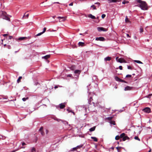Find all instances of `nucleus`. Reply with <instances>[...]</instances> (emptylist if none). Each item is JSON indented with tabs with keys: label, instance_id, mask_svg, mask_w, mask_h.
<instances>
[{
	"label": "nucleus",
	"instance_id": "nucleus-5",
	"mask_svg": "<svg viewBox=\"0 0 152 152\" xmlns=\"http://www.w3.org/2000/svg\"><path fill=\"white\" fill-rule=\"evenodd\" d=\"M97 29L99 31H107V30L106 29L103 27H98L97 28Z\"/></svg>",
	"mask_w": 152,
	"mask_h": 152
},
{
	"label": "nucleus",
	"instance_id": "nucleus-10",
	"mask_svg": "<svg viewBox=\"0 0 152 152\" xmlns=\"http://www.w3.org/2000/svg\"><path fill=\"white\" fill-rule=\"evenodd\" d=\"M132 88V87H130L129 86H127L125 88L124 90L125 91H128L130 90Z\"/></svg>",
	"mask_w": 152,
	"mask_h": 152
},
{
	"label": "nucleus",
	"instance_id": "nucleus-53",
	"mask_svg": "<svg viewBox=\"0 0 152 152\" xmlns=\"http://www.w3.org/2000/svg\"><path fill=\"white\" fill-rule=\"evenodd\" d=\"M56 121H58L59 122L60 121H61V119H56Z\"/></svg>",
	"mask_w": 152,
	"mask_h": 152
},
{
	"label": "nucleus",
	"instance_id": "nucleus-52",
	"mask_svg": "<svg viewBox=\"0 0 152 152\" xmlns=\"http://www.w3.org/2000/svg\"><path fill=\"white\" fill-rule=\"evenodd\" d=\"M12 37H13L12 36H10L9 37V39H11L12 38Z\"/></svg>",
	"mask_w": 152,
	"mask_h": 152
},
{
	"label": "nucleus",
	"instance_id": "nucleus-32",
	"mask_svg": "<svg viewBox=\"0 0 152 152\" xmlns=\"http://www.w3.org/2000/svg\"><path fill=\"white\" fill-rule=\"evenodd\" d=\"M125 21L126 22V23L129 22V20L128 18H127V16H126V18H125Z\"/></svg>",
	"mask_w": 152,
	"mask_h": 152
},
{
	"label": "nucleus",
	"instance_id": "nucleus-37",
	"mask_svg": "<svg viewBox=\"0 0 152 152\" xmlns=\"http://www.w3.org/2000/svg\"><path fill=\"white\" fill-rule=\"evenodd\" d=\"M129 2V1H126L125 0H124V1L122 2V3L123 4H125L126 3H127Z\"/></svg>",
	"mask_w": 152,
	"mask_h": 152
},
{
	"label": "nucleus",
	"instance_id": "nucleus-56",
	"mask_svg": "<svg viewBox=\"0 0 152 152\" xmlns=\"http://www.w3.org/2000/svg\"><path fill=\"white\" fill-rule=\"evenodd\" d=\"M7 35H8V34H4L3 35V36L4 37H5Z\"/></svg>",
	"mask_w": 152,
	"mask_h": 152
},
{
	"label": "nucleus",
	"instance_id": "nucleus-64",
	"mask_svg": "<svg viewBox=\"0 0 152 152\" xmlns=\"http://www.w3.org/2000/svg\"><path fill=\"white\" fill-rule=\"evenodd\" d=\"M58 88V87H57V86H55L54 87V88H55V89H56V88Z\"/></svg>",
	"mask_w": 152,
	"mask_h": 152
},
{
	"label": "nucleus",
	"instance_id": "nucleus-1",
	"mask_svg": "<svg viewBox=\"0 0 152 152\" xmlns=\"http://www.w3.org/2000/svg\"><path fill=\"white\" fill-rule=\"evenodd\" d=\"M137 2L139 3L137 6L140 7L141 10H146L148 9L147 4L145 1H142L141 0H137Z\"/></svg>",
	"mask_w": 152,
	"mask_h": 152
},
{
	"label": "nucleus",
	"instance_id": "nucleus-24",
	"mask_svg": "<svg viewBox=\"0 0 152 152\" xmlns=\"http://www.w3.org/2000/svg\"><path fill=\"white\" fill-rule=\"evenodd\" d=\"M34 84L35 86H37L38 85H39V83L37 82V80H34Z\"/></svg>",
	"mask_w": 152,
	"mask_h": 152
},
{
	"label": "nucleus",
	"instance_id": "nucleus-58",
	"mask_svg": "<svg viewBox=\"0 0 152 152\" xmlns=\"http://www.w3.org/2000/svg\"><path fill=\"white\" fill-rule=\"evenodd\" d=\"M73 5V4L72 3H71L69 4V6H72Z\"/></svg>",
	"mask_w": 152,
	"mask_h": 152
},
{
	"label": "nucleus",
	"instance_id": "nucleus-46",
	"mask_svg": "<svg viewBox=\"0 0 152 152\" xmlns=\"http://www.w3.org/2000/svg\"><path fill=\"white\" fill-rule=\"evenodd\" d=\"M106 16V15L105 14H102V18H104Z\"/></svg>",
	"mask_w": 152,
	"mask_h": 152
},
{
	"label": "nucleus",
	"instance_id": "nucleus-16",
	"mask_svg": "<svg viewBox=\"0 0 152 152\" xmlns=\"http://www.w3.org/2000/svg\"><path fill=\"white\" fill-rule=\"evenodd\" d=\"M27 37H22L19 38L18 40L20 41H22L24 40L25 39H27Z\"/></svg>",
	"mask_w": 152,
	"mask_h": 152
},
{
	"label": "nucleus",
	"instance_id": "nucleus-59",
	"mask_svg": "<svg viewBox=\"0 0 152 152\" xmlns=\"http://www.w3.org/2000/svg\"><path fill=\"white\" fill-rule=\"evenodd\" d=\"M8 48L9 49H10L11 48V46H10V45H8Z\"/></svg>",
	"mask_w": 152,
	"mask_h": 152
},
{
	"label": "nucleus",
	"instance_id": "nucleus-55",
	"mask_svg": "<svg viewBox=\"0 0 152 152\" xmlns=\"http://www.w3.org/2000/svg\"><path fill=\"white\" fill-rule=\"evenodd\" d=\"M72 76V75L71 74H69L68 75H67V76L68 77H71Z\"/></svg>",
	"mask_w": 152,
	"mask_h": 152
},
{
	"label": "nucleus",
	"instance_id": "nucleus-29",
	"mask_svg": "<svg viewBox=\"0 0 152 152\" xmlns=\"http://www.w3.org/2000/svg\"><path fill=\"white\" fill-rule=\"evenodd\" d=\"M22 78V77L21 76H20L18 77L17 80V82L18 83H19L20 82V80Z\"/></svg>",
	"mask_w": 152,
	"mask_h": 152
},
{
	"label": "nucleus",
	"instance_id": "nucleus-34",
	"mask_svg": "<svg viewBox=\"0 0 152 152\" xmlns=\"http://www.w3.org/2000/svg\"><path fill=\"white\" fill-rule=\"evenodd\" d=\"M134 139L136 140H137L139 141H140V139L138 138V137L137 136H135L134 137Z\"/></svg>",
	"mask_w": 152,
	"mask_h": 152
},
{
	"label": "nucleus",
	"instance_id": "nucleus-61",
	"mask_svg": "<svg viewBox=\"0 0 152 152\" xmlns=\"http://www.w3.org/2000/svg\"><path fill=\"white\" fill-rule=\"evenodd\" d=\"M26 15H25V14L23 15V17H22V18L23 19L24 17H25Z\"/></svg>",
	"mask_w": 152,
	"mask_h": 152
},
{
	"label": "nucleus",
	"instance_id": "nucleus-13",
	"mask_svg": "<svg viewBox=\"0 0 152 152\" xmlns=\"http://www.w3.org/2000/svg\"><path fill=\"white\" fill-rule=\"evenodd\" d=\"M50 57V55H47L45 56L42 57V58H44L45 59H46L49 58Z\"/></svg>",
	"mask_w": 152,
	"mask_h": 152
},
{
	"label": "nucleus",
	"instance_id": "nucleus-48",
	"mask_svg": "<svg viewBox=\"0 0 152 152\" xmlns=\"http://www.w3.org/2000/svg\"><path fill=\"white\" fill-rule=\"evenodd\" d=\"M46 30V28H45V27L44 28H43V31L42 32V33H44L45 31Z\"/></svg>",
	"mask_w": 152,
	"mask_h": 152
},
{
	"label": "nucleus",
	"instance_id": "nucleus-63",
	"mask_svg": "<svg viewBox=\"0 0 152 152\" xmlns=\"http://www.w3.org/2000/svg\"><path fill=\"white\" fill-rule=\"evenodd\" d=\"M93 104L94 106L95 107V103L94 102H92V103Z\"/></svg>",
	"mask_w": 152,
	"mask_h": 152
},
{
	"label": "nucleus",
	"instance_id": "nucleus-45",
	"mask_svg": "<svg viewBox=\"0 0 152 152\" xmlns=\"http://www.w3.org/2000/svg\"><path fill=\"white\" fill-rule=\"evenodd\" d=\"M127 68L128 69H131V70H132V67L131 66H127Z\"/></svg>",
	"mask_w": 152,
	"mask_h": 152
},
{
	"label": "nucleus",
	"instance_id": "nucleus-3",
	"mask_svg": "<svg viewBox=\"0 0 152 152\" xmlns=\"http://www.w3.org/2000/svg\"><path fill=\"white\" fill-rule=\"evenodd\" d=\"M143 110L146 113H149L150 112L151 110L149 107H146Z\"/></svg>",
	"mask_w": 152,
	"mask_h": 152
},
{
	"label": "nucleus",
	"instance_id": "nucleus-17",
	"mask_svg": "<svg viewBox=\"0 0 152 152\" xmlns=\"http://www.w3.org/2000/svg\"><path fill=\"white\" fill-rule=\"evenodd\" d=\"M81 71L79 70H76L75 71L74 73L75 74H77L79 75Z\"/></svg>",
	"mask_w": 152,
	"mask_h": 152
},
{
	"label": "nucleus",
	"instance_id": "nucleus-47",
	"mask_svg": "<svg viewBox=\"0 0 152 152\" xmlns=\"http://www.w3.org/2000/svg\"><path fill=\"white\" fill-rule=\"evenodd\" d=\"M152 95V94H149L147 96V98H150V96H151Z\"/></svg>",
	"mask_w": 152,
	"mask_h": 152
},
{
	"label": "nucleus",
	"instance_id": "nucleus-22",
	"mask_svg": "<svg viewBox=\"0 0 152 152\" xmlns=\"http://www.w3.org/2000/svg\"><path fill=\"white\" fill-rule=\"evenodd\" d=\"M91 138L93 139L94 141L97 142L98 140L97 138L95 137H92Z\"/></svg>",
	"mask_w": 152,
	"mask_h": 152
},
{
	"label": "nucleus",
	"instance_id": "nucleus-39",
	"mask_svg": "<svg viewBox=\"0 0 152 152\" xmlns=\"http://www.w3.org/2000/svg\"><path fill=\"white\" fill-rule=\"evenodd\" d=\"M76 149H76V147L73 148H72L71 149L70 151H73L76 150Z\"/></svg>",
	"mask_w": 152,
	"mask_h": 152
},
{
	"label": "nucleus",
	"instance_id": "nucleus-43",
	"mask_svg": "<svg viewBox=\"0 0 152 152\" xmlns=\"http://www.w3.org/2000/svg\"><path fill=\"white\" fill-rule=\"evenodd\" d=\"M113 118L112 117H109L107 118V119L109 120H111Z\"/></svg>",
	"mask_w": 152,
	"mask_h": 152
},
{
	"label": "nucleus",
	"instance_id": "nucleus-9",
	"mask_svg": "<svg viewBox=\"0 0 152 152\" xmlns=\"http://www.w3.org/2000/svg\"><path fill=\"white\" fill-rule=\"evenodd\" d=\"M59 106L60 109H63L65 107V105L64 103L60 104Z\"/></svg>",
	"mask_w": 152,
	"mask_h": 152
},
{
	"label": "nucleus",
	"instance_id": "nucleus-21",
	"mask_svg": "<svg viewBox=\"0 0 152 152\" xmlns=\"http://www.w3.org/2000/svg\"><path fill=\"white\" fill-rule=\"evenodd\" d=\"M129 137L127 136H125L123 138V140L124 141H125L126 140L129 139Z\"/></svg>",
	"mask_w": 152,
	"mask_h": 152
},
{
	"label": "nucleus",
	"instance_id": "nucleus-50",
	"mask_svg": "<svg viewBox=\"0 0 152 152\" xmlns=\"http://www.w3.org/2000/svg\"><path fill=\"white\" fill-rule=\"evenodd\" d=\"M29 16V14H27L25 16V18H28Z\"/></svg>",
	"mask_w": 152,
	"mask_h": 152
},
{
	"label": "nucleus",
	"instance_id": "nucleus-27",
	"mask_svg": "<svg viewBox=\"0 0 152 152\" xmlns=\"http://www.w3.org/2000/svg\"><path fill=\"white\" fill-rule=\"evenodd\" d=\"M121 148H122L121 147H118L116 148L117 149L118 152H121V151H120V149Z\"/></svg>",
	"mask_w": 152,
	"mask_h": 152
},
{
	"label": "nucleus",
	"instance_id": "nucleus-49",
	"mask_svg": "<svg viewBox=\"0 0 152 152\" xmlns=\"http://www.w3.org/2000/svg\"><path fill=\"white\" fill-rule=\"evenodd\" d=\"M95 4H97L98 5V7L99 6V5H100V3L99 2H97L96 3H95Z\"/></svg>",
	"mask_w": 152,
	"mask_h": 152
},
{
	"label": "nucleus",
	"instance_id": "nucleus-23",
	"mask_svg": "<svg viewBox=\"0 0 152 152\" xmlns=\"http://www.w3.org/2000/svg\"><path fill=\"white\" fill-rule=\"evenodd\" d=\"M115 79L116 81H118V82H120V78H119L118 77L115 76Z\"/></svg>",
	"mask_w": 152,
	"mask_h": 152
},
{
	"label": "nucleus",
	"instance_id": "nucleus-51",
	"mask_svg": "<svg viewBox=\"0 0 152 152\" xmlns=\"http://www.w3.org/2000/svg\"><path fill=\"white\" fill-rule=\"evenodd\" d=\"M119 69L120 70H122V66H119Z\"/></svg>",
	"mask_w": 152,
	"mask_h": 152
},
{
	"label": "nucleus",
	"instance_id": "nucleus-33",
	"mask_svg": "<svg viewBox=\"0 0 152 152\" xmlns=\"http://www.w3.org/2000/svg\"><path fill=\"white\" fill-rule=\"evenodd\" d=\"M110 124L115 125V122L114 121H110Z\"/></svg>",
	"mask_w": 152,
	"mask_h": 152
},
{
	"label": "nucleus",
	"instance_id": "nucleus-36",
	"mask_svg": "<svg viewBox=\"0 0 152 152\" xmlns=\"http://www.w3.org/2000/svg\"><path fill=\"white\" fill-rule=\"evenodd\" d=\"M120 138V136L118 135L116 136L115 137V139L116 140H118Z\"/></svg>",
	"mask_w": 152,
	"mask_h": 152
},
{
	"label": "nucleus",
	"instance_id": "nucleus-6",
	"mask_svg": "<svg viewBox=\"0 0 152 152\" xmlns=\"http://www.w3.org/2000/svg\"><path fill=\"white\" fill-rule=\"evenodd\" d=\"M59 19V21H64L66 20V18L63 17H57Z\"/></svg>",
	"mask_w": 152,
	"mask_h": 152
},
{
	"label": "nucleus",
	"instance_id": "nucleus-15",
	"mask_svg": "<svg viewBox=\"0 0 152 152\" xmlns=\"http://www.w3.org/2000/svg\"><path fill=\"white\" fill-rule=\"evenodd\" d=\"M124 61H125V60L124 59H122V58H119L118 59V61L119 62H120V63H121L124 62Z\"/></svg>",
	"mask_w": 152,
	"mask_h": 152
},
{
	"label": "nucleus",
	"instance_id": "nucleus-41",
	"mask_svg": "<svg viewBox=\"0 0 152 152\" xmlns=\"http://www.w3.org/2000/svg\"><path fill=\"white\" fill-rule=\"evenodd\" d=\"M28 99V98H22V99L23 101H25Z\"/></svg>",
	"mask_w": 152,
	"mask_h": 152
},
{
	"label": "nucleus",
	"instance_id": "nucleus-14",
	"mask_svg": "<svg viewBox=\"0 0 152 152\" xmlns=\"http://www.w3.org/2000/svg\"><path fill=\"white\" fill-rule=\"evenodd\" d=\"M43 129V127H41L39 129V131L41 132V134L42 135H43L44 134V133L42 131V130Z\"/></svg>",
	"mask_w": 152,
	"mask_h": 152
},
{
	"label": "nucleus",
	"instance_id": "nucleus-30",
	"mask_svg": "<svg viewBox=\"0 0 152 152\" xmlns=\"http://www.w3.org/2000/svg\"><path fill=\"white\" fill-rule=\"evenodd\" d=\"M140 33H142L143 31V28L142 27H141L140 29Z\"/></svg>",
	"mask_w": 152,
	"mask_h": 152
},
{
	"label": "nucleus",
	"instance_id": "nucleus-19",
	"mask_svg": "<svg viewBox=\"0 0 152 152\" xmlns=\"http://www.w3.org/2000/svg\"><path fill=\"white\" fill-rule=\"evenodd\" d=\"M92 100V98L91 97L90 98L88 99V103L89 104H91V102Z\"/></svg>",
	"mask_w": 152,
	"mask_h": 152
},
{
	"label": "nucleus",
	"instance_id": "nucleus-25",
	"mask_svg": "<svg viewBox=\"0 0 152 152\" xmlns=\"http://www.w3.org/2000/svg\"><path fill=\"white\" fill-rule=\"evenodd\" d=\"M61 121L62 123L65 125H66V124H68V122L66 121H64L62 120H61Z\"/></svg>",
	"mask_w": 152,
	"mask_h": 152
},
{
	"label": "nucleus",
	"instance_id": "nucleus-18",
	"mask_svg": "<svg viewBox=\"0 0 152 152\" xmlns=\"http://www.w3.org/2000/svg\"><path fill=\"white\" fill-rule=\"evenodd\" d=\"M78 44L79 46H84L85 44L84 42H79L78 43Z\"/></svg>",
	"mask_w": 152,
	"mask_h": 152
},
{
	"label": "nucleus",
	"instance_id": "nucleus-42",
	"mask_svg": "<svg viewBox=\"0 0 152 152\" xmlns=\"http://www.w3.org/2000/svg\"><path fill=\"white\" fill-rule=\"evenodd\" d=\"M119 82H123L125 83H126V82L124 81V80H122L121 79H120V81Z\"/></svg>",
	"mask_w": 152,
	"mask_h": 152
},
{
	"label": "nucleus",
	"instance_id": "nucleus-44",
	"mask_svg": "<svg viewBox=\"0 0 152 152\" xmlns=\"http://www.w3.org/2000/svg\"><path fill=\"white\" fill-rule=\"evenodd\" d=\"M132 77V75H126V77Z\"/></svg>",
	"mask_w": 152,
	"mask_h": 152
},
{
	"label": "nucleus",
	"instance_id": "nucleus-62",
	"mask_svg": "<svg viewBox=\"0 0 152 152\" xmlns=\"http://www.w3.org/2000/svg\"><path fill=\"white\" fill-rule=\"evenodd\" d=\"M3 138V137L1 135H0V139L2 138Z\"/></svg>",
	"mask_w": 152,
	"mask_h": 152
},
{
	"label": "nucleus",
	"instance_id": "nucleus-40",
	"mask_svg": "<svg viewBox=\"0 0 152 152\" xmlns=\"http://www.w3.org/2000/svg\"><path fill=\"white\" fill-rule=\"evenodd\" d=\"M31 151H36V149L34 147H32L31 148Z\"/></svg>",
	"mask_w": 152,
	"mask_h": 152
},
{
	"label": "nucleus",
	"instance_id": "nucleus-31",
	"mask_svg": "<svg viewBox=\"0 0 152 152\" xmlns=\"http://www.w3.org/2000/svg\"><path fill=\"white\" fill-rule=\"evenodd\" d=\"M125 134L124 133H123L120 135V137L121 138H123L125 136Z\"/></svg>",
	"mask_w": 152,
	"mask_h": 152
},
{
	"label": "nucleus",
	"instance_id": "nucleus-8",
	"mask_svg": "<svg viewBox=\"0 0 152 152\" xmlns=\"http://www.w3.org/2000/svg\"><path fill=\"white\" fill-rule=\"evenodd\" d=\"M79 107L81 109V110H83L86 111V108L84 105L80 106H79Z\"/></svg>",
	"mask_w": 152,
	"mask_h": 152
},
{
	"label": "nucleus",
	"instance_id": "nucleus-20",
	"mask_svg": "<svg viewBox=\"0 0 152 152\" xmlns=\"http://www.w3.org/2000/svg\"><path fill=\"white\" fill-rule=\"evenodd\" d=\"M96 127L94 126L93 127L89 129V131L90 132H92L95 130V129Z\"/></svg>",
	"mask_w": 152,
	"mask_h": 152
},
{
	"label": "nucleus",
	"instance_id": "nucleus-57",
	"mask_svg": "<svg viewBox=\"0 0 152 152\" xmlns=\"http://www.w3.org/2000/svg\"><path fill=\"white\" fill-rule=\"evenodd\" d=\"M126 35L127 37H130V36H129V34H126Z\"/></svg>",
	"mask_w": 152,
	"mask_h": 152
},
{
	"label": "nucleus",
	"instance_id": "nucleus-38",
	"mask_svg": "<svg viewBox=\"0 0 152 152\" xmlns=\"http://www.w3.org/2000/svg\"><path fill=\"white\" fill-rule=\"evenodd\" d=\"M43 33H42V32H41L40 33H39L38 34H37L36 36H40L41 35H42V34Z\"/></svg>",
	"mask_w": 152,
	"mask_h": 152
},
{
	"label": "nucleus",
	"instance_id": "nucleus-28",
	"mask_svg": "<svg viewBox=\"0 0 152 152\" xmlns=\"http://www.w3.org/2000/svg\"><path fill=\"white\" fill-rule=\"evenodd\" d=\"M83 146V145H78L76 147V149H78V148H80L82 147Z\"/></svg>",
	"mask_w": 152,
	"mask_h": 152
},
{
	"label": "nucleus",
	"instance_id": "nucleus-60",
	"mask_svg": "<svg viewBox=\"0 0 152 152\" xmlns=\"http://www.w3.org/2000/svg\"><path fill=\"white\" fill-rule=\"evenodd\" d=\"M7 16H8V17H12V16L11 15H10L7 14Z\"/></svg>",
	"mask_w": 152,
	"mask_h": 152
},
{
	"label": "nucleus",
	"instance_id": "nucleus-35",
	"mask_svg": "<svg viewBox=\"0 0 152 152\" xmlns=\"http://www.w3.org/2000/svg\"><path fill=\"white\" fill-rule=\"evenodd\" d=\"M91 7H92L93 10H96V6L94 5H92L91 6Z\"/></svg>",
	"mask_w": 152,
	"mask_h": 152
},
{
	"label": "nucleus",
	"instance_id": "nucleus-2",
	"mask_svg": "<svg viewBox=\"0 0 152 152\" xmlns=\"http://www.w3.org/2000/svg\"><path fill=\"white\" fill-rule=\"evenodd\" d=\"M0 16L3 19L8 20L9 21H10V19L8 17L7 15V14L6 12L4 11H0Z\"/></svg>",
	"mask_w": 152,
	"mask_h": 152
},
{
	"label": "nucleus",
	"instance_id": "nucleus-7",
	"mask_svg": "<svg viewBox=\"0 0 152 152\" xmlns=\"http://www.w3.org/2000/svg\"><path fill=\"white\" fill-rule=\"evenodd\" d=\"M121 0H107V1L109 3H110L112 2H119Z\"/></svg>",
	"mask_w": 152,
	"mask_h": 152
},
{
	"label": "nucleus",
	"instance_id": "nucleus-26",
	"mask_svg": "<svg viewBox=\"0 0 152 152\" xmlns=\"http://www.w3.org/2000/svg\"><path fill=\"white\" fill-rule=\"evenodd\" d=\"M134 61L135 62L137 63H138V64H143V63L142 62H141V61H139V60H134Z\"/></svg>",
	"mask_w": 152,
	"mask_h": 152
},
{
	"label": "nucleus",
	"instance_id": "nucleus-54",
	"mask_svg": "<svg viewBox=\"0 0 152 152\" xmlns=\"http://www.w3.org/2000/svg\"><path fill=\"white\" fill-rule=\"evenodd\" d=\"M26 145V144L25 142H22V145Z\"/></svg>",
	"mask_w": 152,
	"mask_h": 152
},
{
	"label": "nucleus",
	"instance_id": "nucleus-11",
	"mask_svg": "<svg viewBox=\"0 0 152 152\" xmlns=\"http://www.w3.org/2000/svg\"><path fill=\"white\" fill-rule=\"evenodd\" d=\"M88 17L90 18H91L92 19H95L96 17L95 16L92 15L91 14H90L88 15Z\"/></svg>",
	"mask_w": 152,
	"mask_h": 152
},
{
	"label": "nucleus",
	"instance_id": "nucleus-4",
	"mask_svg": "<svg viewBox=\"0 0 152 152\" xmlns=\"http://www.w3.org/2000/svg\"><path fill=\"white\" fill-rule=\"evenodd\" d=\"M96 40L100 41H104L105 40L104 38L102 37H96Z\"/></svg>",
	"mask_w": 152,
	"mask_h": 152
},
{
	"label": "nucleus",
	"instance_id": "nucleus-12",
	"mask_svg": "<svg viewBox=\"0 0 152 152\" xmlns=\"http://www.w3.org/2000/svg\"><path fill=\"white\" fill-rule=\"evenodd\" d=\"M111 57L109 56H108L104 58V60L105 61H110L111 60Z\"/></svg>",
	"mask_w": 152,
	"mask_h": 152
}]
</instances>
